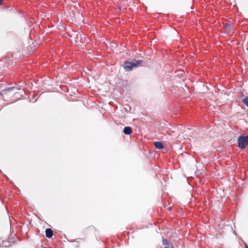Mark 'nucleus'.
Instances as JSON below:
<instances>
[{"label":"nucleus","instance_id":"f8f14e48","mask_svg":"<svg viewBox=\"0 0 248 248\" xmlns=\"http://www.w3.org/2000/svg\"><path fill=\"white\" fill-rule=\"evenodd\" d=\"M165 248H170V246H167V247H166Z\"/></svg>","mask_w":248,"mask_h":248},{"label":"nucleus","instance_id":"f257e3e1","mask_svg":"<svg viewBox=\"0 0 248 248\" xmlns=\"http://www.w3.org/2000/svg\"><path fill=\"white\" fill-rule=\"evenodd\" d=\"M142 61H134L133 62L126 61L124 62L123 66L125 71L132 70L134 68L137 67Z\"/></svg>","mask_w":248,"mask_h":248},{"label":"nucleus","instance_id":"423d86ee","mask_svg":"<svg viewBox=\"0 0 248 248\" xmlns=\"http://www.w3.org/2000/svg\"><path fill=\"white\" fill-rule=\"evenodd\" d=\"M225 28L228 32L231 31L232 30V26L229 23H226L225 25Z\"/></svg>","mask_w":248,"mask_h":248},{"label":"nucleus","instance_id":"6e6552de","mask_svg":"<svg viewBox=\"0 0 248 248\" xmlns=\"http://www.w3.org/2000/svg\"><path fill=\"white\" fill-rule=\"evenodd\" d=\"M243 103L248 107V96L244 98L242 100Z\"/></svg>","mask_w":248,"mask_h":248},{"label":"nucleus","instance_id":"7ed1b4c3","mask_svg":"<svg viewBox=\"0 0 248 248\" xmlns=\"http://www.w3.org/2000/svg\"><path fill=\"white\" fill-rule=\"evenodd\" d=\"M53 232L51 229L47 228L46 230V237L50 238L52 237Z\"/></svg>","mask_w":248,"mask_h":248},{"label":"nucleus","instance_id":"0eeeda50","mask_svg":"<svg viewBox=\"0 0 248 248\" xmlns=\"http://www.w3.org/2000/svg\"><path fill=\"white\" fill-rule=\"evenodd\" d=\"M162 242H163V245H164V246H170V248H172V247L171 244L168 242L167 239H163Z\"/></svg>","mask_w":248,"mask_h":248},{"label":"nucleus","instance_id":"1a4fd4ad","mask_svg":"<svg viewBox=\"0 0 248 248\" xmlns=\"http://www.w3.org/2000/svg\"><path fill=\"white\" fill-rule=\"evenodd\" d=\"M14 89V88H8L7 90H8V91H11L12 89Z\"/></svg>","mask_w":248,"mask_h":248},{"label":"nucleus","instance_id":"39448f33","mask_svg":"<svg viewBox=\"0 0 248 248\" xmlns=\"http://www.w3.org/2000/svg\"><path fill=\"white\" fill-rule=\"evenodd\" d=\"M154 145L155 148L158 149H161L163 148V145L162 142L159 141L155 142L154 143Z\"/></svg>","mask_w":248,"mask_h":248},{"label":"nucleus","instance_id":"f03ea898","mask_svg":"<svg viewBox=\"0 0 248 248\" xmlns=\"http://www.w3.org/2000/svg\"><path fill=\"white\" fill-rule=\"evenodd\" d=\"M237 143L240 148L245 149L248 145V136H240L238 139Z\"/></svg>","mask_w":248,"mask_h":248},{"label":"nucleus","instance_id":"9b49d317","mask_svg":"<svg viewBox=\"0 0 248 248\" xmlns=\"http://www.w3.org/2000/svg\"><path fill=\"white\" fill-rule=\"evenodd\" d=\"M245 248H248V246L247 245V244H245Z\"/></svg>","mask_w":248,"mask_h":248},{"label":"nucleus","instance_id":"9d476101","mask_svg":"<svg viewBox=\"0 0 248 248\" xmlns=\"http://www.w3.org/2000/svg\"><path fill=\"white\" fill-rule=\"evenodd\" d=\"M3 0H0V5H2V2Z\"/></svg>","mask_w":248,"mask_h":248},{"label":"nucleus","instance_id":"20e7f679","mask_svg":"<svg viewBox=\"0 0 248 248\" xmlns=\"http://www.w3.org/2000/svg\"><path fill=\"white\" fill-rule=\"evenodd\" d=\"M123 132L126 135H130L132 133V130L130 127L126 126L124 128Z\"/></svg>","mask_w":248,"mask_h":248}]
</instances>
